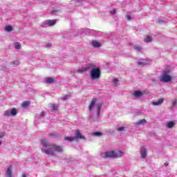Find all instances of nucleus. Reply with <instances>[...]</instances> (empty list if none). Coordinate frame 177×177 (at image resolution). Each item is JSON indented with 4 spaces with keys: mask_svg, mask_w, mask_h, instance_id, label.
<instances>
[{
    "mask_svg": "<svg viewBox=\"0 0 177 177\" xmlns=\"http://www.w3.org/2000/svg\"><path fill=\"white\" fill-rule=\"evenodd\" d=\"M41 151L48 156H56V153H63V147L50 144L46 140H41Z\"/></svg>",
    "mask_w": 177,
    "mask_h": 177,
    "instance_id": "f257e3e1",
    "label": "nucleus"
},
{
    "mask_svg": "<svg viewBox=\"0 0 177 177\" xmlns=\"http://www.w3.org/2000/svg\"><path fill=\"white\" fill-rule=\"evenodd\" d=\"M89 70H91L90 75L91 80H99V78H100V68L96 67L93 64H90L85 67L77 69L75 73L82 74V73H85V71H88Z\"/></svg>",
    "mask_w": 177,
    "mask_h": 177,
    "instance_id": "f03ea898",
    "label": "nucleus"
},
{
    "mask_svg": "<svg viewBox=\"0 0 177 177\" xmlns=\"http://www.w3.org/2000/svg\"><path fill=\"white\" fill-rule=\"evenodd\" d=\"M97 99L93 98L88 106V111L90 113H93V111H96L97 118H99L100 117V111H102V104H97Z\"/></svg>",
    "mask_w": 177,
    "mask_h": 177,
    "instance_id": "7ed1b4c3",
    "label": "nucleus"
},
{
    "mask_svg": "<svg viewBox=\"0 0 177 177\" xmlns=\"http://www.w3.org/2000/svg\"><path fill=\"white\" fill-rule=\"evenodd\" d=\"M124 152L121 151H111L101 153V157L102 158H118L122 157Z\"/></svg>",
    "mask_w": 177,
    "mask_h": 177,
    "instance_id": "20e7f679",
    "label": "nucleus"
},
{
    "mask_svg": "<svg viewBox=\"0 0 177 177\" xmlns=\"http://www.w3.org/2000/svg\"><path fill=\"white\" fill-rule=\"evenodd\" d=\"M159 80L161 82H170V81H172V77L169 75V71H163L162 75L159 77Z\"/></svg>",
    "mask_w": 177,
    "mask_h": 177,
    "instance_id": "39448f33",
    "label": "nucleus"
},
{
    "mask_svg": "<svg viewBox=\"0 0 177 177\" xmlns=\"http://www.w3.org/2000/svg\"><path fill=\"white\" fill-rule=\"evenodd\" d=\"M44 118H45V112H41V113L36 115L35 118V125H38L39 121L44 120Z\"/></svg>",
    "mask_w": 177,
    "mask_h": 177,
    "instance_id": "423d86ee",
    "label": "nucleus"
},
{
    "mask_svg": "<svg viewBox=\"0 0 177 177\" xmlns=\"http://www.w3.org/2000/svg\"><path fill=\"white\" fill-rule=\"evenodd\" d=\"M56 24V20L55 19H48L45 21L42 24V27L46 28V27H52V26H55Z\"/></svg>",
    "mask_w": 177,
    "mask_h": 177,
    "instance_id": "0eeeda50",
    "label": "nucleus"
},
{
    "mask_svg": "<svg viewBox=\"0 0 177 177\" xmlns=\"http://www.w3.org/2000/svg\"><path fill=\"white\" fill-rule=\"evenodd\" d=\"M140 154L142 158H146L147 157V149L145 146L141 147L140 148Z\"/></svg>",
    "mask_w": 177,
    "mask_h": 177,
    "instance_id": "6e6552de",
    "label": "nucleus"
},
{
    "mask_svg": "<svg viewBox=\"0 0 177 177\" xmlns=\"http://www.w3.org/2000/svg\"><path fill=\"white\" fill-rule=\"evenodd\" d=\"M73 138H75V140H78V139H85V136L81 135L80 130L76 131L75 136H73Z\"/></svg>",
    "mask_w": 177,
    "mask_h": 177,
    "instance_id": "1a4fd4ad",
    "label": "nucleus"
},
{
    "mask_svg": "<svg viewBox=\"0 0 177 177\" xmlns=\"http://www.w3.org/2000/svg\"><path fill=\"white\" fill-rule=\"evenodd\" d=\"M13 170V166L10 165L6 170V177H12V171Z\"/></svg>",
    "mask_w": 177,
    "mask_h": 177,
    "instance_id": "9d476101",
    "label": "nucleus"
},
{
    "mask_svg": "<svg viewBox=\"0 0 177 177\" xmlns=\"http://www.w3.org/2000/svg\"><path fill=\"white\" fill-rule=\"evenodd\" d=\"M162 103H164V98H160L156 102H152L151 104L153 106H161Z\"/></svg>",
    "mask_w": 177,
    "mask_h": 177,
    "instance_id": "9b49d317",
    "label": "nucleus"
},
{
    "mask_svg": "<svg viewBox=\"0 0 177 177\" xmlns=\"http://www.w3.org/2000/svg\"><path fill=\"white\" fill-rule=\"evenodd\" d=\"M175 127V121H170L166 123V127L169 129H172Z\"/></svg>",
    "mask_w": 177,
    "mask_h": 177,
    "instance_id": "f8f14e48",
    "label": "nucleus"
},
{
    "mask_svg": "<svg viewBox=\"0 0 177 177\" xmlns=\"http://www.w3.org/2000/svg\"><path fill=\"white\" fill-rule=\"evenodd\" d=\"M133 95L136 97H141V96H143V93H142L141 91H136L134 92Z\"/></svg>",
    "mask_w": 177,
    "mask_h": 177,
    "instance_id": "ddd939ff",
    "label": "nucleus"
},
{
    "mask_svg": "<svg viewBox=\"0 0 177 177\" xmlns=\"http://www.w3.org/2000/svg\"><path fill=\"white\" fill-rule=\"evenodd\" d=\"M91 44L93 48H100V43L97 41H93Z\"/></svg>",
    "mask_w": 177,
    "mask_h": 177,
    "instance_id": "4468645a",
    "label": "nucleus"
},
{
    "mask_svg": "<svg viewBox=\"0 0 177 177\" xmlns=\"http://www.w3.org/2000/svg\"><path fill=\"white\" fill-rule=\"evenodd\" d=\"M147 122V120H146V119H142V120H138L136 123V125H140L142 124H146Z\"/></svg>",
    "mask_w": 177,
    "mask_h": 177,
    "instance_id": "2eb2a0df",
    "label": "nucleus"
},
{
    "mask_svg": "<svg viewBox=\"0 0 177 177\" xmlns=\"http://www.w3.org/2000/svg\"><path fill=\"white\" fill-rule=\"evenodd\" d=\"M134 49L136 50V52H143V48L138 45L134 46Z\"/></svg>",
    "mask_w": 177,
    "mask_h": 177,
    "instance_id": "dca6fc26",
    "label": "nucleus"
},
{
    "mask_svg": "<svg viewBox=\"0 0 177 177\" xmlns=\"http://www.w3.org/2000/svg\"><path fill=\"white\" fill-rule=\"evenodd\" d=\"M153 40V39L151 38V36H147L145 39V42H146L147 44H149V42H151V41Z\"/></svg>",
    "mask_w": 177,
    "mask_h": 177,
    "instance_id": "f3484780",
    "label": "nucleus"
},
{
    "mask_svg": "<svg viewBox=\"0 0 177 177\" xmlns=\"http://www.w3.org/2000/svg\"><path fill=\"white\" fill-rule=\"evenodd\" d=\"M51 111H57V105L55 104H53L50 106Z\"/></svg>",
    "mask_w": 177,
    "mask_h": 177,
    "instance_id": "a211bd4d",
    "label": "nucleus"
},
{
    "mask_svg": "<svg viewBox=\"0 0 177 177\" xmlns=\"http://www.w3.org/2000/svg\"><path fill=\"white\" fill-rule=\"evenodd\" d=\"M30 103L28 101H25L22 103V107H24V109H26V107H28V106H30Z\"/></svg>",
    "mask_w": 177,
    "mask_h": 177,
    "instance_id": "6ab92c4d",
    "label": "nucleus"
},
{
    "mask_svg": "<svg viewBox=\"0 0 177 177\" xmlns=\"http://www.w3.org/2000/svg\"><path fill=\"white\" fill-rule=\"evenodd\" d=\"M13 30V28L10 26H6L5 28V30L7 31L8 32H10Z\"/></svg>",
    "mask_w": 177,
    "mask_h": 177,
    "instance_id": "aec40b11",
    "label": "nucleus"
},
{
    "mask_svg": "<svg viewBox=\"0 0 177 177\" xmlns=\"http://www.w3.org/2000/svg\"><path fill=\"white\" fill-rule=\"evenodd\" d=\"M46 82L47 84H53V82H55V80H53V78L49 77L46 80Z\"/></svg>",
    "mask_w": 177,
    "mask_h": 177,
    "instance_id": "412c9836",
    "label": "nucleus"
},
{
    "mask_svg": "<svg viewBox=\"0 0 177 177\" xmlns=\"http://www.w3.org/2000/svg\"><path fill=\"white\" fill-rule=\"evenodd\" d=\"M93 136H102L103 133L99 132V131H95L94 133H92L91 134Z\"/></svg>",
    "mask_w": 177,
    "mask_h": 177,
    "instance_id": "4be33fe9",
    "label": "nucleus"
},
{
    "mask_svg": "<svg viewBox=\"0 0 177 177\" xmlns=\"http://www.w3.org/2000/svg\"><path fill=\"white\" fill-rule=\"evenodd\" d=\"M10 113H11V115L15 116L16 115V114H17V111L16 110V109H12L11 110H10Z\"/></svg>",
    "mask_w": 177,
    "mask_h": 177,
    "instance_id": "5701e85b",
    "label": "nucleus"
},
{
    "mask_svg": "<svg viewBox=\"0 0 177 177\" xmlns=\"http://www.w3.org/2000/svg\"><path fill=\"white\" fill-rule=\"evenodd\" d=\"M65 140H68V142H73V140H75V138L73 137H65Z\"/></svg>",
    "mask_w": 177,
    "mask_h": 177,
    "instance_id": "b1692460",
    "label": "nucleus"
},
{
    "mask_svg": "<svg viewBox=\"0 0 177 177\" xmlns=\"http://www.w3.org/2000/svg\"><path fill=\"white\" fill-rule=\"evenodd\" d=\"M4 115L6 117H10L11 115V113H10V110H7L4 112Z\"/></svg>",
    "mask_w": 177,
    "mask_h": 177,
    "instance_id": "393cba45",
    "label": "nucleus"
},
{
    "mask_svg": "<svg viewBox=\"0 0 177 177\" xmlns=\"http://www.w3.org/2000/svg\"><path fill=\"white\" fill-rule=\"evenodd\" d=\"M15 49H20L21 45L19 42H16L14 44Z\"/></svg>",
    "mask_w": 177,
    "mask_h": 177,
    "instance_id": "a878e982",
    "label": "nucleus"
},
{
    "mask_svg": "<svg viewBox=\"0 0 177 177\" xmlns=\"http://www.w3.org/2000/svg\"><path fill=\"white\" fill-rule=\"evenodd\" d=\"M11 64H12V66H19V64H20V62L19 60H15L11 63Z\"/></svg>",
    "mask_w": 177,
    "mask_h": 177,
    "instance_id": "bb28decb",
    "label": "nucleus"
},
{
    "mask_svg": "<svg viewBox=\"0 0 177 177\" xmlns=\"http://www.w3.org/2000/svg\"><path fill=\"white\" fill-rule=\"evenodd\" d=\"M117 131H118V132H122V131H125V127H120L117 129Z\"/></svg>",
    "mask_w": 177,
    "mask_h": 177,
    "instance_id": "cd10ccee",
    "label": "nucleus"
},
{
    "mask_svg": "<svg viewBox=\"0 0 177 177\" xmlns=\"http://www.w3.org/2000/svg\"><path fill=\"white\" fill-rule=\"evenodd\" d=\"M137 64H138V66H145V65L146 64V63H145V62H143V61H138V62H137Z\"/></svg>",
    "mask_w": 177,
    "mask_h": 177,
    "instance_id": "c85d7f7f",
    "label": "nucleus"
},
{
    "mask_svg": "<svg viewBox=\"0 0 177 177\" xmlns=\"http://www.w3.org/2000/svg\"><path fill=\"white\" fill-rule=\"evenodd\" d=\"M113 84L115 85V86H118V79H114L113 80Z\"/></svg>",
    "mask_w": 177,
    "mask_h": 177,
    "instance_id": "c756f323",
    "label": "nucleus"
},
{
    "mask_svg": "<svg viewBox=\"0 0 177 177\" xmlns=\"http://www.w3.org/2000/svg\"><path fill=\"white\" fill-rule=\"evenodd\" d=\"M67 99H68V95H65L62 97H61V100H67Z\"/></svg>",
    "mask_w": 177,
    "mask_h": 177,
    "instance_id": "7c9ffc66",
    "label": "nucleus"
},
{
    "mask_svg": "<svg viewBox=\"0 0 177 177\" xmlns=\"http://www.w3.org/2000/svg\"><path fill=\"white\" fill-rule=\"evenodd\" d=\"M57 13H59V10H54L51 11L52 15H57Z\"/></svg>",
    "mask_w": 177,
    "mask_h": 177,
    "instance_id": "2f4dec72",
    "label": "nucleus"
},
{
    "mask_svg": "<svg viewBox=\"0 0 177 177\" xmlns=\"http://www.w3.org/2000/svg\"><path fill=\"white\" fill-rule=\"evenodd\" d=\"M177 104V99H174V100L172 102V106L173 107H175V106H176Z\"/></svg>",
    "mask_w": 177,
    "mask_h": 177,
    "instance_id": "473e14b6",
    "label": "nucleus"
},
{
    "mask_svg": "<svg viewBox=\"0 0 177 177\" xmlns=\"http://www.w3.org/2000/svg\"><path fill=\"white\" fill-rule=\"evenodd\" d=\"M64 38H71V36H69L68 35V33H66L64 35Z\"/></svg>",
    "mask_w": 177,
    "mask_h": 177,
    "instance_id": "72a5a7b5",
    "label": "nucleus"
},
{
    "mask_svg": "<svg viewBox=\"0 0 177 177\" xmlns=\"http://www.w3.org/2000/svg\"><path fill=\"white\" fill-rule=\"evenodd\" d=\"M110 13H111V15H115L116 11H115V10H111L110 11Z\"/></svg>",
    "mask_w": 177,
    "mask_h": 177,
    "instance_id": "f704fd0d",
    "label": "nucleus"
},
{
    "mask_svg": "<svg viewBox=\"0 0 177 177\" xmlns=\"http://www.w3.org/2000/svg\"><path fill=\"white\" fill-rule=\"evenodd\" d=\"M126 19H127V20H131V16H129V15H126Z\"/></svg>",
    "mask_w": 177,
    "mask_h": 177,
    "instance_id": "c9c22d12",
    "label": "nucleus"
},
{
    "mask_svg": "<svg viewBox=\"0 0 177 177\" xmlns=\"http://www.w3.org/2000/svg\"><path fill=\"white\" fill-rule=\"evenodd\" d=\"M48 135H49V136H51V137L55 136V134H53V133H49Z\"/></svg>",
    "mask_w": 177,
    "mask_h": 177,
    "instance_id": "e433bc0d",
    "label": "nucleus"
},
{
    "mask_svg": "<svg viewBox=\"0 0 177 177\" xmlns=\"http://www.w3.org/2000/svg\"><path fill=\"white\" fill-rule=\"evenodd\" d=\"M169 165V164L168 162H165V163L164 164V166H165V167H168Z\"/></svg>",
    "mask_w": 177,
    "mask_h": 177,
    "instance_id": "4c0bfd02",
    "label": "nucleus"
},
{
    "mask_svg": "<svg viewBox=\"0 0 177 177\" xmlns=\"http://www.w3.org/2000/svg\"><path fill=\"white\" fill-rule=\"evenodd\" d=\"M3 138V133L0 134V138Z\"/></svg>",
    "mask_w": 177,
    "mask_h": 177,
    "instance_id": "58836bf2",
    "label": "nucleus"
},
{
    "mask_svg": "<svg viewBox=\"0 0 177 177\" xmlns=\"http://www.w3.org/2000/svg\"><path fill=\"white\" fill-rule=\"evenodd\" d=\"M81 1H85V0H77V2H81Z\"/></svg>",
    "mask_w": 177,
    "mask_h": 177,
    "instance_id": "ea45409f",
    "label": "nucleus"
},
{
    "mask_svg": "<svg viewBox=\"0 0 177 177\" xmlns=\"http://www.w3.org/2000/svg\"><path fill=\"white\" fill-rule=\"evenodd\" d=\"M22 177H27V176L26 174H23Z\"/></svg>",
    "mask_w": 177,
    "mask_h": 177,
    "instance_id": "a19ab883",
    "label": "nucleus"
},
{
    "mask_svg": "<svg viewBox=\"0 0 177 177\" xmlns=\"http://www.w3.org/2000/svg\"><path fill=\"white\" fill-rule=\"evenodd\" d=\"M50 45H49V44H46V46L48 47V46H50Z\"/></svg>",
    "mask_w": 177,
    "mask_h": 177,
    "instance_id": "79ce46f5",
    "label": "nucleus"
},
{
    "mask_svg": "<svg viewBox=\"0 0 177 177\" xmlns=\"http://www.w3.org/2000/svg\"><path fill=\"white\" fill-rule=\"evenodd\" d=\"M1 145H2V142L0 141V146H1Z\"/></svg>",
    "mask_w": 177,
    "mask_h": 177,
    "instance_id": "37998d69",
    "label": "nucleus"
}]
</instances>
